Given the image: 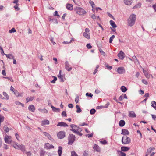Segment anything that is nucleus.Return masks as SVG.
<instances>
[{
    "instance_id": "obj_4",
    "label": "nucleus",
    "mask_w": 156,
    "mask_h": 156,
    "mask_svg": "<svg viewBox=\"0 0 156 156\" xmlns=\"http://www.w3.org/2000/svg\"><path fill=\"white\" fill-rule=\"evenodd\" d=\"M76 12L80 15H84L86 13L84 10L80 7H76Z\"/></svg>"
},
{
    "instance_id": "obj_42",
    "label": "nucleus",
    "mask_w": 156,
    "mask_h": 156,
    "mask_svg": "<svg viewBox=\"0 0 156 156\" xmlns=\"http://www.w3.org/2000/svg\"><path fill=\"white\" fill-rule=\"evenodd\" d=\"M53 77H54V79L51 81V82L52 83H55V81L57 80V78L56 77L53 76Z\"/></svg>"
},
{
    "instance_id": "obj_32",
    "label": "nucleus",
    "mask_w": 156,
    "mask_h": 156,
    "mask_svg": "<svg viewBox=\"0 0 156 156\" xmlns=\"http://www.w3.org/2000/svg\"><path fill=\"white\" fill-rule=\"evenodd\" d=\"M42 123L43 125H48L49 123V121L47 120H45L42 121Z\"/></svg>"
},
{
    "instance_id": "obj_34",
    "label": "nucleus",
    "mask_w": 156,
    "mask_h": 156,
    "mask_svg": "<svg viewBox=\"0 0 156 156\" xmlns=\"http://www.w3.org/2000/svg\"><path fill=\"white\" fill-rule=\"evenodd\" d=\"M13 93L17 97L22 96L16 90H14Z\"/></svg>"
},
{
    "instance_id": "obj_20",
    "label": "nucleus",
    "mask_w": 156,
    "mask_h": 156,
    "mask_svg": "<svg viewBox=\"0 0 156 156\" xmlns=\"http://www.w3.org/2000/svg\"><path fill=\"white\" fill-rule=\"evenodd\" d=\"M83 36L87 39H89L90 38V35L89 33V34L87 33L86 32H84L83 33Z\"/></svg>"
},
{
    "instance_id": "obj_63",
    "label": "nucleus",
    "mask_w": 156,
    "mask_h": 156,
    "mask_svg": "<svg viewBox=\"0 0 156 156\" xmlns=\"http://www.w3.org/2000/svg\"><path fill=\"white\" fill-rule=\"evenodd\" d=\"M88 153L87 151H84L83 154V155L84 156H88Z\"/></svg>"
},
{
    "instance_id": "obj_7",
    "label": "nucleus",
    "mask_w": 156,
    "mask_h": 156,
    "mask_svg": "<svg viewBox=\"0 0 156 156\" xmlns=\"http://www.w3.org/2000/svg\"><path fill=\"white\" fill-rule=\"evenodd\" d=\"M117 72L119 74H122L125 72V70L123 67H121L118 68Z\"/></svg>"
},
{
    "instance_id": "obj_56",
    "label": "nucleus",
    "mask_w": 156,
    "mask_h": 156,
    "mask_svg": "<svg viewBox=\"0 0 156 156\" xmlns=\"http://www.w3.org/2000/svg\"><path fill=\"white\" fill-rule=\"evenodd\" d=\"M142 81L144 84L146 85H147L148 84V82L145 80H142Z\"/></svg>"
},
{
    "instance_id": "obj_37",
    "label": "nucleus",
    "mask_w": 156,
    "mask_h": 156,
    "mask_svg": "<svg viewBox=\"0 0 156 156\" xmlns=\"http://www.w3.org/2000/svg\"><path fill=\"white\" fill-rule=\"evenodd\" d=\"M19 144L17 143H15V144L13 145V147L14 148L16 149H18Z\"/></svg>"
},
{
    "instance_id": "obj_26",
    "label": "nucleus",
    "mask_w": 156,
    "mask_h": 156,
    "mask_svg": "<svg viewBox=\"0 0 156 156\" xmlns=\"http://www.w3.org/2000/svg\"><path fill=\"white\" fill-rule=\"evenodd\" d=\"M110 23L111 26H112L114 28L117 27V26L114 21L112 20H110Z\"/></svg>"
},
{
    "instance_id": "obj_27",
    "label": "nucleus",
    "mask_w": 156,
    "mask_h": 156,
    "mask_svg": "<svg viewBox=\"0 0 156 156\" xmlns=\"http://www.w3.org/2000/svg\"><path fill=\"white\" fill-rule=\"evenodd\" d=\"M143 73L146 77L148 78H149L150 77V75L148 74L147 71L144 70V69H143Z\"/></svg>"
},
{
    "instance_id": "obj_9",
    "label": "nucleus",
    "mask_w": 156,
    "mask_h": 156,
    "mask_svg": "<svg viewBox=\"0 0 156 156\" xmlns=\"http://www.w3.org/2000/svg\"><path fill=\"white\" fill-rule=\"evenodd\" d=\"M125 54L122 51H120V52L118 54V56L121 59L123 60L125 57Z\"/></svg>"
},
{
    "instance_id": "obj_16",
    "label": "nucleus",
    "mask_w": 156,
    "mask_h": 156,
    "mask_svg": "<svg viewBox=\"0 0 156 156\" xmlns=\"http://www.w3.org/2000/svg\"><path fill=\"white\" fill-rule=\"evenodd\" d=\"M44 135L47 137L49 139L51 140L52 138L51 137V136L48 133L44 132L43 133Z\"/></svg>"
},
{
    "instance_id": "obj_53",
    "label": "nucleus",
    "mask_w": 156,
    "mask_h": 156,
    "mask_svg": "<svg viewBox=\"0 0 156 156\" xmlns=\"http://www.w3.org/2000/svg\"><path fill=\"white\" fill-rule=\"evenodd\" d=\"M108 16L111 18H112L113 20H115V18L110 13H108Z\"/></svg>"
},
{
    "instance_id": "obj_29",
    "label": "nucleus",
    "mask_w": 156,
    "mask_h": 156,
    "mask_svg": "<svg viewBox=\"0 0 156 156\" xmlns=\"http://www.w3.org/2000/svg\"><path fill=\"white\" fill-rule=\"evenodd\" d=\"M34 98V97H27L26 98V103H28L30 101H32Z\"/></svg>"
},
{
    "instance_id": "obj_2",
    "label": "nucleus",
    "mask_w": 156,
    "mask_h": 156,
    "mask_svg": "<svg viewBox=\"0 0 156 156\" xmlns=\"http://www.w3.org/2000/svg\"><path fill=\"white\" fill-rule=\"evenodd\" d=\"M131 142L130 138L127 136H123L122 139V144H129Z\"/></svg>"
},
{
    "instance_id": "obj_38",
    "label": "nucleus",
    "mask_w": 156,
    "mask_h": 156,
    "mask_svg": "<svg viewBox=\"0 0 156 156\" xmlns=\"http://www.w3.org/2000/svg\"><path fill=\"white\" fill-rule=\"evenodd\" d=\"M71 156H78L76 152L74 151H72L71 152Z\"/></svg>"
},
{
    "instance_id": "obj_49",
    "label": "nucleus",
    "mask_w": 156,
    "mask_h": 156,
    "mask_svg": "<svg viewBox=\"0 0 156 156\" xmlns=\"http://www.w3.org/2000/svg\"><path fill=\"white\" fill-rule=\"evenodd\" d=\"M62 116L66 117L67 116L66 113V111H63L62 112Z\"/></svg>"
},
{
    "instance_id": "obj_62",
    "label": "nucleus",
    "mask_w": 156,
    "mask_h": 156,
    "mask_svg": "<svg viewBox=\"0 0 156 156\" xmlns=\"http://www.w3.org/2000/svg\"><path fill=\"white\" fill-rule=\"evenodd\" d=\"M42 111V112L45 113H47L48 112V111L45 109L44 108L42 109L41 110Z\"/></svg>"
},
{
    "instance_id": "obj_47",
    "label": "nucleus",
    "mask_w": 156,
    "mask_h": 156,
    "mask_svg": "<svg viewBox=\"0 0 156 156\" xmlns=\"http://www.w3.org/2000/svg\"><path fill=\"white\" fill-rule=\"evenodd\" d=\"M58 78L61 80L62 82H63L64 81L63 75L59 76Z\"/></svg>"
},
{
    "instance_id": "obj_28",
    "label": "nucleus",
    "mask_w": 156,
    "mask_h": 156,
    "mask_svg": "<svg viewBox=\"0 0 156 156\" xmlns=\"http://www.w3.org/2000/svg\"><path fill=\"white\" fill-rule=\"evenodd\" d=\"M117 152L119 156H125L126 155L125 153L121 151H118Z\"/></svg>"
},
{
    "instance_id": "obj_45",
    "label": "nucleus",
    "mask_w": 156,
    "mask_h": 156,
    "mask_svg": "<svg viewBox=\"0 0 156 156\" xmlns=\"http://www.w3.org/2000/svg\"><path fill=\"white\" fill-rule=\"evenodd\" d=\"M16 30L14 28H13L9 31V32L10 33H14L16 32Z\"/></svg>"
},
{
    "instance_id": "obj_13",
    "label": "nucleus",
    "mask_w": 156,
    "mask_h": 156,
    "mask_svg": "<svg viewBox=\"0 0 156 156\" xmlns=\"http://www.w3.org/2000/svg\"><path fill=\"white\" fill-rule=\"evenodd\" d=\"M93 149L97 152H99L100 151V148L97 144H95L94 145Z\"/></svg>"
},
{
    "instance_id": "obj_8",
    "label": "nucleus",
    "mask_w": 156,
    "mask_h": 156,
    "mask_svg": "<svg viewBox=\"0 0 156 156\" xmlns=\"http://www.w3.org/2000/svg\"><path fill=\"white\" fill-rule=\"evenodd\" d=\"M65 67L66 69L68 71H70L72 69V67H70L68 61H66L65 63Z\"/></svg>"
},
{
    "instance_id": "obj_6",
    "label": "nucleus",
    "mask_w": 156,
    "mask_h": 156,
    "mask_svg": "<svg viewBox=\"0 0 156 156\" xmlns=\"http://www.w3.org/2000/svg\"><path fill=\"white\" fill-rule=\"evenodd\" d=\"M4 139L5 142L9 144L11 143L12 141L11 136L7 135L5 136Z\"/></svg>"
},
{
    "instance_id": "obj_12",
    "label": "nucleus",
    "mask_w": 156,
    "mask_h": 156,
    "mask_svg": "<svg viewBox=\"0 0 156 156\" xmlns=\"http://www.w3.org/2000/svg\"><path fill=\"white\" fill-rule=\"evenodd\" d=\"M128 116L132 118H134L136 117V114L133 111H129Z\"/></svg>"
},
{
    "instance_id": "obj_35",
    "label": "nucleus",
    "mask_w": 156,
    "mask_h": 156,
    "mask_svg": "<svg viewBox=\"0 0 156 156\" xmlns=\"http://www.w3.org/2000/svg\"><path fill=\"white\" fill-rule=\"evenodd\" d=\"M3 94L4 96L6 97V99L7 100H8L9 99V96L8 95V94L5 92H3Z\"/></svg>"
},
{
    "instance_id": "obj_40",
    "label": "nucleus",
    "mask_w": 156,
    "mask_h": 156,
    "mask_svg": "<svg viewBox=\"0 0 156 156\" xmlns=\"http://www.w3.org/2000/svg\"><path fill=\"white\" fill-rule=\"evenodd\" d=\"M105 66L108 69L111 70L112 68V66H109L107 64H105Z\"/></svg>"
},
{
    "instance_id": "obj_1",
    "label": "nucleus",
    "mask_w": 156,
    "mask_h": 156,
    "mask_svg": "<svg viewBox=\"0 0 156 156\" xmlns=\"http://www.w3.org/2000/svg\"><path fill=\"white\" fill-rule=\"evenodd\" d=\"M136 16L134 14L131 15L128 20V24L130 27L133 26L136 20Z\"/></svg>"
},
{
    "instance_id": "obj_23",
    "label": "nucleus",
    "mask_w": 156,
    "mask_h": 156,
    "mask_svg": "<svg viewBox=\"0 0 156 156\" xmlns=\"http://www.w3.org/2000/svg\"><path fill=\"white\" fill-rule=\"evenodd\" d=\"M132 0H124L125 4L128 5H130L131 4Z\"/></svg>"
},
{
    "instance_id": "obj_10",
    "label": "nucleus",
    "mask_w": 156,
    "mask_h": 156,
    "mask_svg": "<svg viewBox=\"0 0 156 156\" xmlns=\"http://www.w3.org/2000/svg\"><path fill=\"white\" fill-rule=\"evenodd\" d=\"M44 147L47 149H50L54 148V147L52 145H51L49 143H47L45 144Z\"/></svg>"
},
{
    "instance_id": "obj_60",
    "label": "nucleus",
    "mask_w": 156,
    "mask_h": 156,
    "mask_svg": "<svg viewBox=\"0 0 156 156\" xmlns=\"http://www.w3.org/2000/svg\"><path fill=\"white\" fill-rule=\"evenodd\" d=\"M123 96L122 95H121L119 98V99L120 101H122L123 100Z\"/></svg>"
},
{
    "instance_id": "obj_59",
    "label": "nucleus",
    "mask_w": 156,
    "mask_h": 156,
    "mask_svg": "<svg viewBox=\"0 0 156 156\" xmlns=\"http://www.w3.org/2000/svg\"><path fill=\"white\" fill-rule=\"evenodd\" d=\"M18 0H14L13 2V3L15 4L16 5H18Z\"/></svg>"
},
{
    "instance_id": "obj_36",
    "label": "nucleus",
    "mask_w": 156,
    "mask_h": 156,
    "mask_svg": "<svg viewBox=\"0 0 156 156\" xmlns=\"http://www.w3.org/2000/svg\"><path fill=\"white\" fill-rule=\"evenodd\" d=\"M70 127L72 129H77L78 126L77 125L72 124L70 125Z\"/></svg>"
},
{
    "instance_id": "obj_57",
    "label": "nucleus",
    "mask_w": 156,
    "mask_h": 156,
    "mask_svg": "<svg viewBox=\"0 0 156 156\" xmlns=\"http://www.w3.org/2000/svg\"><path fill=\"white\" fill-rule=\"evenodd\" d=\"M151 115L152 116V117L153 119L154 120H155V119H156V115L151 114Z\"/></svg>"
},
{
    "instance_id": "obj_48",
    "label": "nucleus",
    "mask_w": 156,
    "mask_h": 156,
    "mask_svg": "<svg viewBox=\"0 0 156 156\" xmlns=\"http://www.w3.org/2000/svg\"><path fill=\"white\" fill-rule=\"evenodd\" d=\"M86 95L87 96H88L91 98L93 96V94L91 93H87Z\"/></svg>"
},
{
    "instance_id": "obj_44",
    "label": "nucleus",
    "mask_w": 156,
    "mask_h": 156,
    "mask_svg": "<svg viewBox=\"0 0 156 156\" xmlns=\"http://www.w3.org/2000/svg\"><path fill=\"white\" fill-rule=\"evenodd\" d=\"M90 3L91 4L92 7L93 8H94L95 7V5L94 4V2L92 1H90Z\"/></svg>"
},
{
    "instance_id": "obj_51",
    "label": "nucleus",
    "mask_w": 156,
    "mask_h": 156,
    "mask_svg": "<svg viewBox=\"0 0 156 156\" xmlns=\"http://www.w3.org/2000/svg\"><path fill=\"white\" fill-rule=\"evenodd\" d=\"M86 47L88 49H90L92 48V46L90 44L88 43L87 44Z\"/></svg>"
},
{
    "instance_id": "obj_19",
    "label": "nucleus",
    "mask_w": 156,
    "mask_h": 156,
    "mask_svg": "<svg viewBox=\"0 0 156 156\" xmlns=\"http://www.w3.org/2000/svg\"><path fill=\"white\" fill-rule=\"evenodd\" d=\"M28 109L31 112H33L35 110V107L33 105L29 106L28 108Z\"/></svg>"
},
{
    "instance_id": "obj_46",
    "label": "nucleus",
    "mask_w": 156,
    "mask_h": 156,
    "mask_svg": "<svg viewBox=\"0 0 156 156\" xmlns=\"http://www.w3.org/2000/svg\"><path fill=\"white\" fill-rule=\"evenodd\" d=\"M79 96L77 95V96L76 98L75 99V101L76 103H78L79 101Z\"/></svg>"
},
{
    "instance_id": "obj_61",
    "label": "nucleus",
    "mask_w": 156,
    "mask_h": 156,
    "mask_svg": "<svg viewBox=\"0 0 156 156\" xmlns=\"http://www.w3.org/2000/svg\"><path fill=\"white\" fill-rule=\"evenodd\" d=\"M85 32H86L87 33H88L89 34V32L90 31V30L88 28H87L85 29Z\"/></svg>"
},
{
    "instance_id": "obj_43",
    "label": "nucleus",
    "mask_w": 156,
    "mask_h": 156,
    "mask_svg": "<svg viewBox=\"0 0 156 156\" xmlns=\"http://www.w3.org/2000/svg\"><path fill=\"white\" fill-rule=\"evenodd\" d=\"M96 112V110L94 109H92L91 110H90V112L91 114L93 115Z\"/></svg>"
},
{
    "instance_id": "obj_15",
    "label": "nucleus",
    "mask_w": 156,
    "mask_h": 156,
    "mask_svg": "<svg viewBox=\"0 0 156 156\" xmlns=\"http://www.w3.org/2000/svg\"><path fill=\"white\" fill-rule=\"evenodd\" d=\"M62 148L61 146H59L58 147V154L59 156H61L62 153Z\"/></svg>"
},
{
    "instance_id": "obj_39",
    "label": "nucleus",
    "mask_w": 156,
    "mask_h": 156,
    "mask_svg": "<svg viewBox=\"0 0 156 156\" xmlns=\"http://www.w3.org/2000/svg\"><path fill=\"white\" fill-rule=\"evenodd\" d=\"M4 129L6 132L7 133L9 131V129L6 126H5L4 127Z\"/></svg>"
},
{
    "instance_id": "obj_58",
    "label": "nucleus",
    "mask_w": 156,
    "mask_h": 156,
    "mask_svg": "<svg viewBox=\"0 0 156 156\" xmlns=\"http://www.w3.org/2000/svg\"><path fill=\"white\" fill-rule=\"evenodd\" d=\"M100 52L103 55H105V53L103 51L102 49H100Z\"/></svg>"
},
{
    "instance_id": "obj_52",
    "label": "nucleus",
    "mask_w": 156,
    "mask_h": 156,
    "mask_svg": "<svg viewBox=\"0 0 156 156\" xmlns=\"http://www.w3.org/2000/svg\"><path fill=\"white\" fill-rule=\"evenodd\" d=\"M100 142L103 144H105L107 143V142L106 140H104L103 141H100Z\"/></svg>"
},
{
    "instance_id": "obj_54",
    "label": "nucleus",
    "mask_w": 156,
    "mask_h": 156,
    "mask_svg": "<svg viewBox=\"0 0 156 156\" xmlns=\"http://www.w3.org/2000/svg\"><path fill=\"white\" fill-rule=\"evenodd\" d=\"M0 49L1 50V54H2L3 55H5V54L4 53L3 50V49L1 47V46H0Z\"/></svg>"
},
{
    "instance_id": "obj_3",
    "label": "nucleus",
    "mask_w": 156,
    "mask_h": 156,
    "mask_svg": "<svg viewBox=\"0 0 156 156\" xmlns=\"http://www.w3.org/2000/svg\"><path fill=\"white\" fill-rule=\"evenodd\" d=\"M75 138L76 137L73 134H69L68 137V144L72 145L75 140Z\"/></svg>"
},
{
    "instance_id": "obj_64",
    "label": "nucleus",
    "mask_w": 156,
    "mask_h": 156,
    "mask_svg": "<svg viewBox=\"0 0 156 156\" xmlns=\"http://www.w3.org/2000/svg\"><path fill=\"white\" fill-rule=\"evenodd\" d=\"M44 152L43 151H41L40 152L41 156H43L44 154Z\"/></svg>"
},
{
    "instance_id": "obj_14",
    "label": "nucleus",
    "mask_w": 156,
    "mask_h": 156,
    "mask_svg": "<svg viewBox=\"0 0 156 156\" xmlns=\"http://www.w3.org/2000/svg\"><path fill=\"white\" fill-rule=\"evenodd\" d=\"M57 126H64V127H66V126H68V125L65 122H59L57 125Z\"/></svg>"
},
{
    "instance_id": "obj_33",
    "label": "nucleus",
    "mask_w": 156,
    "mask_h": 156,
    "mask_svg": "<svg viewBox=\"0 0 156 156\" xmlns=\"http://www.w3.org/2000/svg\"><path fill=\"white\" fill-rule=\"evenodd\" d=\"M121 90L122 92H125L127 90V89L124 86H122L121 87Z\"/></svg>"
},
{
    "instance_id": "obj_11",
    "label": "nucleus",
    "mask_w": 156,
    "mask_h": 156,
    "mask_svg": "<svg viewBox=\"0 0 156 156\" xmlns=\"http://www.w3.org/2000/svg\"><path fill=\"white\" fill-rule=\"evenodd\" d=\"M129 133L128 130L125 129H122L121 134L124 135H129Z\"/></svg>"
},
{
    "instance_id": "obj_24",
    "label": "nucleus",
    "mask_w": 156,
    "mask_h": 156,
    "mask_svg": "<svg viewBox=\"0 0 156 156\" xmlns=\"http://www.w3.org/2000/svg\"><path fill=\"white\" fill-rule=\"evenodd\" d=\"M125 122L124 120H121L119 122V125L121 127H122L125 125Z\"/></svg>"
},
{
    "instance_id": "obj_50",
    "label": "nucleus",
    "mask_w": 156,
    "mask_h": 156,
    "mask_svg": "<svg viewBox=\"0 0 156 156\" xmlns=\"http://www.w3.org/2000/svg\"><path fill=\"white\" fill-rule=\"evenodd\" d=\"M141 6V4H139L135 6H134L133 7V9H136L139 7H140Z\"/></svg>"
},
{
    "instance_id": "obj_18",
    "label": "nucleus",
    "mask_w": 156,
    "mask_h": 156,
    "mask_svg": "<svg viewBox=\"0 0 156 156\" xmlns=\"http://www.w3.org/2000/svg\"><path fill=\"white\" fill-rule=\"evenodd\" d=\"M66 8L68 10H73V5L70 4H66Z\"/></svg>"
},
{
    "instance_id": "obj_21",
    "label": "nucleus",
    "mask_w": 156,
    "mask_h": 156,
    "mask_svg": "<svg viewBox=\"0 0 156 156\" xmlns=\"http://www.w3.org/2000/svg\"><path fill=\"white\" fill-rule=\"evenodd\" d=\"M129 149V148L125 146H122L121 147V150L123 151H127Z\"/></svg>"
},
{
    "instance_id": "obj_25",
    "label": "nucleus",
    "mask_w": 156,
    "mask_h": 156,
    "mask_svg": "<svg viewBox=\"0 0 156 156\" xmlns=\"http://www.w3.org/2000/svg\"><path fill=\"white\" fill-rule=\"evenodd\" d=\"M5 55L7 57V58H8L9 59H14V56L12 55V54H5Z\"/></svg>"
},
{
    "instance_id": "obj_31",
    "label": "nucleus",
    "mask_w": 156,
    "mask_h": 156,
    "mask_svg": "<svg viewBox=\"0 0 156 156\" xmlns=\"http://www.w3.org/2000/svg\"><path fill=\"white\" fill-rule=\"evenodd\" d=\"M151 106L156 110V102L154 101H152L151 102Z\"/></svg>"
},
{
    "instance_id": "obj_17",
    "label": "nucleus",
    "mask_w": 156,
    "mask_h": 156,
    "mask_svg": "<svg viewBox=\"0 0 156 156\" xmlns=\"http://www.w3.org/2000/svg\"><path fill=\"white\" fill-rule=\"evenodd\" d=\"M18 149L21 150L23 152H24L25 151V146L23 145H19Z\"/></svg>"
},
{
    "instance_id": "obj_5",
    "label": "nucleus",
    "mask_w": 156,
    "mask_h": 156,
    "mask_svg": "<svg viewBox=\"0 0 156 156\" xmlns=\"http://www.w3.org/2000/svg\"><path fill=\"white\" fill-rule=\"evenodd\" d=\"M57 136L59 139H62L65 136V132L64 131H61L57 134Z\"/></svg>"
},
{
    "instance_id": "obj_41",
    "label": "nucleus",
    "mask_w": 156,
    "mask_h": 156,
    "mask_svg": "<svg viewBox=\"0 0 156 156\" xmlns=\"http://www.w3.org/2000/svg\"><path fill=\"white\" fill-rule=\"evenodd\" d=\"M115 38V36L114 35H112L109 39V43H112L113 39Z\"/></svg>"
},
{
    "instance_id": "obj_22",
    "label": "nucleus",
    "mask_w": 156,
    "mask_h": 156,
    "mask_svg": "<svg viewBox=\"0 0 156 156\" xmlns=\"http://www.w3.org/2000/svg\"><path fill=\"white\" fill-rule=\"evenodd\" d=\"M51 108L53 111L54 112H59L60 111V109L59 108H56L52 105L51 106Z\"/></svg>"
},
{
    "instance_id": "obj_55",
    "label": "nucleus",
    "mask_w": 156,
    "mask_h": 156,
    "mask_svg": "<svg viewBox=\"0 0 156 156\" xmlns=\"http://www.w3.org/2000/svg\"><path fill=\"white\" fill-rule=\"evenodd\" d=\"M4 78L9 80L11 82H13V80L11 77H4Z\"/></svg>"
},
{
    "instance_id": "obj_30",
    "label": "nucleus",
    "mask_w": 156,
    "mask_h": 156,
    "mask_svg": "<svg viewBox=\"0 0 156 156\" xmlns=\"http://www.w3.org/2000/svg\"><path fill=\"white\" fill-rule=\"evenodd\" d=\"M76 108L77 109L76 112L77 113H80L82 111V110H81L80 108V106L78 105H76Z\"/></svg>"
}]
</instances>
